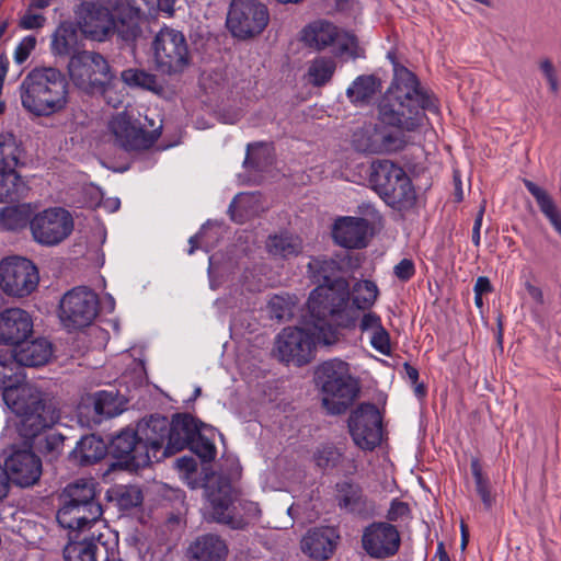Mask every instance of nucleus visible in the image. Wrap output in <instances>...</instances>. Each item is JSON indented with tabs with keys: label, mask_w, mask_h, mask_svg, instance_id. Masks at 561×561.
Instances as JSON below:
<instances>
[{
	"label": "nucleus",
	"mask_w": 561,
	"mask_h": 561,
	"mask_svg": "<svg viewBox=\"0 0 561 561\" xmlns=\"http://www.w3.org/2000/svg\"><path fill=\"white\" fill-rule=\"evenodd\" d=\"M207 504L205 515L208 519L227 525L231 529L243 530L249 525L248 519L234 513L236 495L230 480L226 477L211 479L205 486Z\"/></svg>",
	"instance_id": "9b49d317"
},
{
	"label": "nucleus",
	"mask_w": 561,
	"mask_h": 561,
	"mask_svg": "<svg viewBox=\"0 0 561 561\" xmlns=\"http://www.w3.org/2000/svg\"><path fill=\"white\" fill-rule=\"evenodd\" d=\"M354 443L364 450L375 449L382 439V416L373 403H362L348 417Z\"/></svg>",
	"instance_id": "aec40b11"
},
{
	"label": "nucleus",
	"mask_w": 561,
	"mask_h": 561,
	"mask_svg": "<svg viewBox=\"0 0 561 561\" xmlns=\"http://www.w3.org/2000/svg\"><path fill=\"white\" fill-rule=\"evenodd\" d=\"M79 537V533L70 536L69 542L64 548L65 561H95L92 558L90 537L84 536L81 539Z\"/></svg>",
	"instance_id": "c03bdc74"
},
{
	"label": "nucleus",
	"mask_w": 561,
	"mask_h": 561,
	"mask_svg": "<svg viewBox=\"0 0 561 561\" xmlns=\"http://www.w3.org/2000/svg\"><path fill=\"white\" fill-rule=\"evenodd\" d=\"M124 399L118 396V391L102 390L95 393L93 398L94 413L101 417H113L124 411Z\"/></svg>",
	"instance_id": "58836bf2"
},
{
	"label": "nucleus",
	"mask_w": 561,
	"mask_h": 561,
	"mask_svg": "<svg viewBox=\"0 0 561 561\" xmlns=\"http://www.w3.org/2000/svg\"><path fill=\"white\" fill-rule=\"evenodd\" d=\"M353 145L357 151L363 153L379 154V150L374 148L377 142L376 133L373 124H365L353 134Z\"/></svg>",
	"instance_id": "09e8293b"
},
{
	"label": "nucleus",
	"mask_w": 561,
	"mask_h": 561,
	"mask_svg": "<svg viewBox=\"0 0 561 561\" xmlns=\"http://www.w3.org/2000/svg\"><path fill=\"white\" fill-rule=\"evenodd\" d=\"M320 329H316L306 316L304 328L288 327L277 334L273 354L279 362L306 365L312 359L316 345L329 346L320 339Z\"/></svg>",
	"instance_id": "9d476101"
},
{
	"label": "nucleus",
	"mask_w": 561,
	"mask_h": 561,
	"mask_svg": "<svg viewBox=\"0 0 561 561\" xmlns=\"http://www.w3.org/2000/svg\"><path fill=\"white\" fill-rule=\"evenodd\" d=\"M301 41L317 50L332 47L336 57L344 55L358 57L356 36L325 20H317L306 25L301 32Z\"/></svg>",
	"instance_id": "f8f14e48"
},
{
	"label": "nucleus",
	"mask_w": 561,
	"mask_h": 561,
	"mask_svg": "<svg viewBox=\"0 0 561 561\" xmlns=\"http://www.w3.org/2000/svg\"><path fill=\"white\" fill-rule=\"evenodd\" d=\"M68 81L58 69L42 67L31 70L20 84L22 106L36 116H49L68 104Z\"/></svg>",
	"instance_id": "7ed1b4c3"
},
{
	"label": "nucleus",
	"mask_w": 561,
	"mask_h": 561,
	"mask_svg": "<svg viewBox=\"0 0 561 561\" xmlns=\"http://www.w3.org/2000/svg\"><path fill=\"white\" fill-rule=\"evenodd\" d=\"M392 64L393 80L390 94L382 103L393 105L398 111L405 113V115L420 112L422 123H424L426 118L425 111L438 112L437 100L420 87L419 79L412 71L394 60Z\"/></svg>",
	"instance_id": "0eeeda50"
},
{
	"label": "nucleus",
	"mask_w": 561,
	"mask_h": 561,
	"mask_svg": "<svg viewBox=\"0 0 561 561\" xmlns=\"http://www.w3.org/2000/svg\"><path fill=\"white\" fill-rule=\"evenodd\" d=\"M21 213L15 207H4L0 211V225L7 230H15L21 226Z\"/></svg>",
	"instance_id": "0e129e2a"
},
{
	"label": "nucleus",
	"mask_w": 561,
	"mask_h": 561,
	"mask_svg": "<svg viewBox=\"0 0 561 561\" xmlns=\"http://www.w3.org/2000/svg\"><path fill=\"white\" fill-rule=\"evenodd\" d=\"M316 386H356L350 365L339 358L323 362L314 370Z\"/></svg>",
	"instance_id": "cd10ccee"
},
{
	"label": "nucleus",
	"mask_w": 561,
	"mask_h": 561,
	"mask_svg": "<svg viewBox=\"0 0 561 561\" xmlns=\"http://www.w3.org/2000/svg\"><path fill=\"white\" fill-rule=\"evenodd\" d=\"M115 33H117L118 37L123 42L131 43L138 37L140 27L137 23H125L124 21H121L119 23H116Z\"/></svg>",
	"instance_id": "69168bd1"
},
{
	"label": "nucleus",
	"mask_w": 561,
	"mask_h": 561,
	"mask_svg": "<svg viewBox=\"0 0 561 561\" xmlns=\"http://www.w3.org/2000/svg\"><path fill=\"white\" fill-rule=\"evenodd\" d=\"M268 311L273 319L288 320L294 314V304L289 298L276 295L268 301Z\"/></svg>",
	"instance_id": "5fc2aeb1"
},
{
	"label": "nucleus",
	"mask_w": 561,
	"mask_h": 561,
	"mask_svg": "<svg viewBox=\"0 0 561 561\" xmlns=\"http://www.w3.org/2000/svg\"><path fill=\"white\" fill-rule=\"evenodd\" d=\"M153 59L163 73L183 71L188 65V47L182 32L163 26L152 41Z\"/></svg>",
	"instance_id": "2eb2a0df"
},
{
	"label": "nucleus",
	"mask_w": 561,
	"mask_h": 561,
	"mask_svg": "<svg viewBox=\"0 0 561 561\" xmlns=\"http://www.w3.org/2000/svg\"><path fill=\"white\" fill-rule=\"evenodd\" d=\"M130 362V370L124 373L117 380L118 386H149L147 371L141 360L130 359L129 355L125 356Z\"/></svg>",
	"instance_id": "603ef678"
},
{
	"label": "nucleus",
	"mask_w": 561,
	"mask_h": 561,
	"mask_svg": "<svg viewBox=\"0 0 561 561\" xmlns=\"http://www.w3.org/2000/svg\"><path fill=\"white\" fill-rule=\"evenodd\" d=\"M106 454H108V445L101 437L90 434L83 436L77 443L70 457L78 461L80 466H89L102 460Z\"/></svg>",
	"instance_id": "c756f323"
},
{
	"label": "nucleus",
	"mask_w": 561,
	"mask_h": 561,
	"mask_svg": "<svg viewBox=\"0 0 561 561\" xmlns=\"http://www.w3.org/2000/svg\"><path fill=\"white\" fill-rule=\"evenodd\" d=\"M65 443V436L59 433H51L45 436L39 444V449L44 454L51 455V458H56L61 454Z\"/></svg>",
	"instance_id": "052dcab7"
},
{
	"label": "nucleus",
	"mask_w": 561,
	"mask_h": 561,
	"mask_svg": "<svg viewBox=\"0 0 561 561\" xmlns=\"http://www.w3.org/2000/svg\"><path fill=\"white\" fill-rule=\"evenodd\" d=\"M415 274V265L411 259H402L393 267V275L401 282L410 280Z\"/></svg>",
	"instance_id": "338daca9"
},
{
	"label": "nucleus",
	"mask_w": 561,
	"mask_h": 561,
	"mask_svg": "<svg viewBox=\"0 0 561 561\" xmlns=\"http://www.w3.org/2000/svg\"><path fill=\"white\" fill-rule=\"evenodd\" d=\"M422 124L420 112L405 115L393 105L381 103L377 122L373 124L377 138L374 148L379 150V154L398 152L408 144L405 131H414Z\"/></svg>",
	"instance_id": "6e6552de"
},
{
	"label": "nucleus",
	"mask_w": 561,
	"mask_h": 561,
	"mask_svg": "<svg viewBox=\"0 0 561 561\" xmlns=\"http://www.w3.org/2000/svg\"><path fill=\"white\" fill-rule=\"evenodd\" d=\"M350 296V284L346 279L318 285L309 295L307 317L316 329H320V339L328 345L340 341L339 328L350 330L356 327L357 317L347 308Z\"/></svg>",
	"instance_id": "f257e3e1"
},
{
	"label": "nucleus",
	"mask_w": 561,
	"mask_h": 561,
	"mask_svg": "<svg viewBox=\"0 0 561 561\" xmlns=\"http://www.w3.org/2000/svg\"><path fill=\"white\" fill-rule=\"evenodd\" d=\"M150 130H146L136 119L126 112L118 113L110 122V129L116 144L125 151H140L150 148L159 138L162 122L157 125L153 118L145 117Z\"/></svg>",
	"instance_id": "4468645a"
},
{
	"label": "nucleus",
	"mask_w": 561,
	"mask_h": 561,
	"mask_svg": "<svg viewBox=\"0 0 561 561\" xmlns=\"http://www.w3.org/2000/svg\"><path fill=\"white\" fill-rule=\"evenodd\" d=\"M105 500L122 513H129L142 505L144 493L135 484H116L106 491Z\"/></svg>",
	"instance_id": "7c9ffc66"
},
{
	"label": "nucleus",
	"mask_w": 561,
	"mask_h": 561,
	"mask_svg": "<svg viewBox=\"0 0 561 561\" xmlns=\"http://www.w3.org/2000/svg\"><path fill=\"white\" fill-rule=\"evenodd\" d=\"M376 92V80L373 76H359L347 88L346 95L352 103L363 105L369 102Z\"/></svg>",
	"instance_id": "37998d69"
},
{
	"label": "nucleus",
	"mask_w": 561,
	"mask_h": 561,
	"mask_svg": "<svg viewBox=\"0 0 561 561\" xmlns=\"http://www.w3.org/2000/svg\"><path fill=\"white\" fill-rule=\"evenodd\" d=\"M36 46V37L33 35H27L19 43L14 50V61L19 65H22L27 60L31 53L34 50Z\"/></svg>",
	"instance_id": "e2e57ef3"
},
{
	"label": "nucleus",
	"mask_w": 561,
	"mask_h": 561,
	"mask_svg": "<svg viewBox=\"0 0 561 561\" xmlns=\"http://www.w3.org/2000/svg\"><path fill=\"white\" fill-rule=\"evenodd\" d=\"M360 388H321V403L327 414H344L359 396Z\"/></svg>",
	"instance_id": "c85d7f7f"
},
{
	"label": "nucleus",
	"mask_w": 561,
	"mask_h": 561,
	"mask_svg": "<svg viewBox=\"0 0 561 561\" xmlns=\"http://www.w3.org/2000/svg\"><path fill=\"white\" fill-rule=\"evenodd\" d=\"M2 400L19 419L16 424L21 437L33 440L50 428L60 417L51 398L41 388H0Z\"/></svg>",
	"instance_id": "f03ea898"
},
{
	"label": "nucleus",
	"mask_w": 561,
	"mask_h": 561,
	"mask_svg": "<svg viewBox=\"0 0 561 561\" xmlns=\"http://www.w3.org/2000/svg\"><path fill=\"white\" fill-rule=\"evenodd\" d=\"M4 467L11 482L20 488L33 486L42 476V460L31 445L27 448H13L4 460Z\"/></svg>",
	"instance_id": "412c9836"
},
{
	"label": "nucleus",
	"mask_w": 561,
	"mask_h": 561,
	"mask_svg": "<svg viewBox=\"0 0 561 561\" xmlns=\"http://www.w3.org/2000/svg\"><path fill=\"white\" fill-rule=\"evenodd\" d=\"M108 455L115 459V466L128 471H137L154 461L135 427L130 426L112 436Z\"/></svg>",
	"instance_id": "dca6fc26"
},
{
	"label": "nucleus",
	"mask_w": 561,
	"mask_h": 561,
	"mask_svg": "<svg viewBox=\"0 0 561 561\" xmlns=\"http://www.w3.org/2000/svg\"><path fill=\"white\" fill-rule=\"evenodd\" d=\"M341 459V454L337 448L332 445H325L316 450L313 460L320 469H330L337 466Z\"/></svg>",
	"instance_id": "6e6d98bb"
},
{
	"label": "nucleus",
	"mask_w": 561,
	"mask_h": 561,
	"mask_svg": "<svg viewBox=\"0 0 561 561\" xmlns=\"http://www.w3.org/2000/svg\"><path fill=\"white\" fill-rule=\"evenodd\" d=\"M210 221L208 220L205 225L202 226L201 230L192 236L188 240L190 249L187 253L192 255L195 250L198 248L197 243L201 242V247L206 251L209 252L214 247V242L210 240L211 237L208 238V233L210 232Z\"/></svg>",
	"instance_id": "bf43d9fd"
},
{
	"label": "nucleus",
	"mask_w": 561,
	"mask_h": 561,
	"mask_svg": "<svg viewBox=\"0 0 561 561\" xmlns=\"http://www.w3.org/2000/svg\"><path fill=\"white\" fill-rule=\"evenodd\" d=\"M91 540V548L93 556L92 558L95 559V561H116L115 560V547L110 546L107 540H104V535L100 534L99 536L92 535L90 537Z\"/></svg>",
	"instance_id": "4d7b16f0"
},
{
	"label": "nucleus",
	"mask_w": 561,
	"mask_h": 561,
	"mask_svg": "<svg viewBox=\"0 0 561 561\" xmlns=\"http://www.w3.org/2000/svg\"><path fill=\"white\" fill-rule=\"evenodd\" d=\"M266 249L275 257L288 259L302 251V241L299 237L289 233L275 234L268 238Z\"/></svg>",
	"instance_id": "e433bc0d"
},
{
	"label": "nucleus",
	"mask_w": 561,
	"mask_h": 561,
	"mask_svg": "<svg viewBox=\"0 0 561 561\" xmlns=\"http://www.w3.org/2000/svg\"><path fill=\"white\" fill-rule=\"evenodd\" d=\"M73 218L62 207H49L33 216L30 229L34 240L45 247H54L67 239L73 230Z\"/></svg>",
	"instance_id": "a211bd4d"
},
{
	"label": "nucleus",
	"mask_w": 561,
	"mask_h": 561,
	"mask_svg": "<svg viewBox=\"0 0 561 561\" xmlns=\"http://www.w3.org/2000/svg\"><path fill=\"white\" fill-rule=\"evenodd\" d=\"M18 148L12 135L0 134V171H12L19 163Z\"/></svg>",
	"instance_id": "3c124183"
},
{
	"label": "nucleus",
	"mask_w": 561,
	"mask_h": 561,
	"mask_svg": "<svg viewBox=\"0 0 561 561\" xmlns=\"http://www.w3.org/2000/svg\"><path fill=\"white\" fill-rule=\"evenodd\" d=\"M259 193H240L229 205V214L233 221L242 224L248 217L259 211Z\"/></svg>",
	"instance_id": "ea45409f"
},
{
	"label": "nucleus",
	"mask_w": 561,
	"mask_h": 561,
	"mask_svg": "<svg viewBox=\"0 0 561 561\" xmlns=\"http://www.w3.org/2000/svg\"><path fill=\"white\" fill-rule=\"evenodd\" d=\"M32 332L33 321L25 310L9 308L0 312V344L16 346Z\"/></svg>",
	"instance_id": "5701e85b"
},
{
	"label": "nucleus",
	"mask_w": 561,
	"mask_h": 561,
	"mask_svg": "<svg viewBox=\"0 0 561 561\" xmlns=\"http://www.w3.org/2000/svg\"><path fill=\"white\" fill-rule=\"evenodd\" d=\"M77 31L70 24H61L57 27L51 39V51L55 55H70L77 45Z\"/></svg>",
	"instance_id": "79ce46f5"
},
{
	"label": "nucleus",
	"mask_w": 561,
	"mask_h": 561,
	"mask_svg": "<svg viewBox=\"0 0 561 561\" xmlns=\"http://www.w3.org/2000/svg\"><path fill=\"white\" fill-rule=\"evenodd\" d=\"M362 545L373 558L391 557L399 550L400 535L397 527L389 523H373L365 528Z\"/></svg>",
	"instance_id": "4be33fe9"
},
{
	"label": "nucleus",
	"mask_w": 561,
	"mask_h": 561,
	"mask_svg": "<svg viewBox=\"0 0 561 561\" xmlns=\"http://www.w3.org/2000/svg\"><path fill=\"white\" fill-rule=\"evenodd\" d=\"M53 355V345L46 339L24 340L9 358L0 357V386H30L26 380L25 367L45 365Z\"/></svg>",
	"instance_id": "1a4fd4ad"
},
{
	"label": "nucleus",
	"mask_w": 561,
	"mask_h": 561,
	"mask_svg": "<svg viewBox=\"0 0 561 561\" xmlns=\"http://www.w3.org/2000/svg\"><path fill=\"white\" fill-rule=\"evenodd\" d=\"M192 415L175 414L172 420L154 413L140 419L135 426L140 439L159 462L178 451L183 450V444L192 433Z\"/></svg>",
	"instance_id": "20e7f679"
},
{
	"label": "nucleus",
	"mask_w": 561,
	"mask_h": 561,
	"mask_svg": "<svg viewBox=\"0 0 561 561\" xmlns=\"http://www.w3.org/2000/svg\"><path fill=\"white\" fill-rule=\"evenodd\" d=\"M340 536L331 527L309 529L300 541L301 551L317 561L329 560L337 546Z\"/></svg>",
	"instance_id": "393cba45"
},
{
	"label": "nucleus",
	"mask_w": 561,
	"mask_h": 561,
	"mask_svg": "<svg viewBox=\"0 0 561 561\" xmlns=\"http://www.w3.org/2000/svg\"><path fill=\"white\" fill-rule=\"evenodd\" d=\"M192 426V433H190V437L183 444V449L188 447L201 458L203 462L214 460L216 456V447L208 438L201 434L197 422L193 416L191 427Z\"/></svg>",
	"instance_id": "a19ab883"
},
{
	"label": "nucleus",
	"mask_w": 561,
	"mask_h": 561,
	"mask_svg": "<svg viewBox=\"0 0 561 561\" xmlns=\"http://www.w3.org/2000/svg\"><path fill=\"white\" fill-rule=\"evenodd\" d=\"M20 175L12 171H0V203L13 201L18 195Z\"/></svg>",
	"instance_id": "864d4df0"
},
{
	"label": "nucleus",
	"mask_w": 561,
	"mask_h": 561,
	"mask_svg": "<svg viewBox=\"0 0 561 561\" xmlns=\"http://www.w3.org/2000/svg\"><path fill=\"white\" fill-rule=\"evenodd\" d=\"M368 312L364 313L362 319L359 320L358 327L362 332H375L380 329L382 325L381 318L376 312L367 310Z\"/></svg>",
	"instance_id": "774afa93"
},
{
	"label": "nucleus",
	"mask_w": 561,
	"mask_h": 561,
	"mask_svg": "<svg viewBox=\"0 0 561 561\" xmlns=\"http://www.w3.org/2000/svg\"><path fill=\"white\" fill-rule=\"evenodd\" d=\"M229 548L224 538L216 534L197 536L186 548L187 561H226Z\"/></svg>",
	"instance_id": "a878e982"
},
{
	"label": "nucleus",
	"mask_w": 561,
	"mask_h": 561,
	"mask_svg": "<svg viewBox=\"0 0 561 561\" xmlns=\"http://www.w3.org/2000/svg\"><path fill=\"white\" fill-rule=\"evenodd\" d=\"M336 64L331 57L314 58L308 69L310 82L320 87L325 84L333 76Z\"/></svg>",
	"instance_id": "49530a36"
},
{
	"label": "nucleus",
	"mask_w": 561,
	"mask_h": 561,
	"mask_svg": "<svg viewBox=\"0 0 561 561\" xmlns=\"http://www.w3.org/2000/svg\"><path fill=\"white\" fill-rule=\"evenodd\" d=\"M238 369L242 380L245 383L251 385L256 381V386H260L257 380L264 376V370L257 366L255 360H247L239 358Z\"/></svg>",
	"instance_id": "13d9d810"
},
{
	"label": "nucleus",
	"mask_w": 561,
	"mask_h": 561,
	"mask_svg": "<svg viewBox=\"0 0 561 561\" xmlns=\"http://www.w3.org/2000/svg\"><path fill=\"white\" fill-rule=\"evenodd\" d=\"M369 222L360 217H340L334 221L332 237L345 249H363L367 245Z\"/></svg>",
	"instance_id": "b1692460"
},
{
	"label": "nucleus",
	"mask_w": 561,
	"mask_h": 561,
	"mask_svg": "<svg viewBox=\"0 0 561 561\" xmlns=\"http://www.w3.org/2000/svg\"><path fill=\"white\" fill-rule=\"evenodd\" d=\"M335 489L340 507H344L352 513H362L365 510V497L359 484L342 481L336 483Z\"/></svg>",
	"instance_id": "c9c22d12"
},
{
	"label": "nucleus",
	"mask_w": 561,
	"mask_h": 561,
	"mask_svg": "<svg viewBox=\"0 0 561 561\" xmlns=\"http://www.w3.org/2000/svg\"><path fill=\"white\" fill-rule=\"evenodd\" d=\"M116 22L105 8L91 12L83 21L82 32L90 38L103 42L115 33Z\"/></svg>",
	"instance_id": "2f4dec72"
},
{
	"label": "nucleus",
	"mask_w": 561,
	"mask_h": 561,
	"mask_svg": "<svg viewBox=\"0 0 561 561\" xmlns=\"http://www.w3.org/2000/svg\"><path fill=\"white\" fill-rule=\"evenodd\" d=\"M370 345L374 350L382 355H389L391 352L390 335L388 331L381 327L370 335Z\"/></svg>",
	"instance_id": "680f3d73"
},
{
	"label": "nucleus",
	"mask_w": 561,
	"mask_h": 561,
	"mask_svg": "<svg viewBox=\"0 0 561 561\" xmlns=\"http://www.w3.org/2000/svg\"><path fill=\"white\" fill-rule=\"evenodd\" d=\"M524 185L536 199L541 213L546 216L554 230L561 236V213L551 196L530 180H524Z\"/></svg>",
	"instance_id": "72a5a7b5"
},
{
	"label": "nucleus",
	"mask_w": 561,
	"mask_h": 561,
	"mask_svg": "<svg viewBox=\"0 0 561 561\" xmlns=\"http://www.w3.org/2000/svg\"><path fill=\"white\" fill-rule=\"evenodd\" d=\"M272 164L268 148L263 144H249L243 167L247 170L262 172Z\"/></svg>",
	"instance_id": "de8ad7c7"
},
{
	"label": "nucleus",
	"mask_w": 561,
	"mask_h": 561,
	"mask_svg": "<svg viewBox=\"0 0 561 561\" xmlns=\"http://www.w3.org/2000/svg\"><path fill=\"white\" fill-rule=\"evenodd\" d=\"M369 183L374 191L390 207L398 210L414 206L416 194L405 171L390 160L371 163Z\"/></svg>",
	"instance_id": "423d86ee"
},
{
	"label": "nucleus",
	"mask_w": 561,
	"mask_h": 561,
	"mask_svg": "<svg viewBox=\"0 0 561 561\" xmlns=\"http://www.w3.org/2000/svg\"><path fill=\"white\" fill-rule=\"evenodd\" d=\"M98 313L99 298L92 289L85 286L68 290L60 300L59 319L69 331L89 327Z\"/></svg>",
	"instance_id": "ddd939ff"
},
{
	"label": "nucleus",
	"mask_w": 561,
	"mask_h": 561,
	"mask_svg": "<svg viewBox=\"0 0 561 561\" xmlns=\"http://www.w3.org/2000/svg\"><path fill=\"white\" fill-rule=\"evenodd\" d=\"M38 282L37 267L28 259L10 256L0 261V288L8 296L26 297L37 288Z\"/></svg>",
	"instance_id": "f3484780"
},
{
	"label": "nucleus",
	"mask_w": 561,
	"mask_h": 561,
	"mask_svg": "<svg viewBox=\"0 0 561 561\" xmlns=\"http://www.w3.org/2000/svg\"><path fill=\"white\" fill-rule=\"evenodd\" d=\"M72 83L88 94H102L108 105L117 108L119 96L112 99L114 75L108 61L99 53L82 50L73 54L68 64Z\"/></svg>",
	"instance_id": "39448f33"
},
{
	"label": "nucleus",
	"mask_w": 561,
	"mask_h": 561,
	"mask_svg": "<svg viewBox=\"0 0 561 561\" xmlns=\"http://www.w3.org/2000/svg\"><path fill=\"white\" fill-rule=\"evenodd\" d=\"M103 514L101 504H62L57 512V520L64 528L78 533L98 522Z\"/></svg>",
	"instance_id": "bb28decb"
},
{
	"label": "nucleus",
	"mask_w": 561,
	"mask_h": 561,
	"mask_svg": "<svg viewBox=\"0 0 561 561\" xmlns=\"http://www.w3.org/2000/svg\"><path fill=\"white\" fill-rule=\"evenodd\" d=\"M121 77L128 87L146 90H154L157 87L156 76L141 69H126L122 72Z\"/></svg>",
	"instance_id": "8fccbe9b"
},
{
	"label": "nucleus",
	"mask_w": 561,
	"mask_h": 561,
	"mask_svg": "<svg viewBox=\"0 0 561 561\" xmlns=\"http://www.w3.org/2000/svg\"><path fill=\"white\" fill-rule=\"evenodd\" d=\"M471 473L474 479L476 491L480 496L483 506L486 511L491 510L494 503V497L491 493V484L489 478L483 473L482 466L478 458L471 459Z\"/></svg>",
	"instance_id": "a18cd8bd"
},
{
	"label": "nucleus",
	"mask_w": 561,
	"mask_h": 561,
	"mask_svg": "<svg viewBox=\"0 0 561 561\" xmlns=\"http://www.w3.org/2000/svg\"><path fill=\"white\" fill-rule=\"evenodd\" d=\"M62 504H101L95 500V489L92 480L80 479L68 484L61 493Z\"/></svg>",
	"instance_id": "f704fd0d"
},
{
	"label": "nucleus",
	"mask_w": 561,
	"mask_h": 561,
	"mask_svg": "<svg viewBox=\"0 0 561 561\" xmlns=\"http://www.w3.org/2000/svg\"><path fill=\"white\" fill-rule=\"evenodd\" d=\"M226 23L234 37L245 39L266 27L268 11L257 0H232Z\"/></svg>",
	"instance_id": "6ab92c4d"
},
{
	"label": "nucleus",
	"mask_w": 561,
	"mask_h": 561,
	"mask_svg": "<svg viewBox=\"0 0 561 561\" xmlns=\"http://www.w3.org/2000/svg\"><path fill=\"white\" fill-rule=\"evenodd\" d=\"M350 293L353 307L362 311L370 310L379 296L378 286L369 279L356 282Z\"/></svg>",
	"instance_id": "4c0bfd02"
},
{
	"label": "nucleus",
	"mask_w": 561,
	"mask_h": 561,
	"mask_svg": "<svg viewBox=\"0 0 561 561\" xmlns=\"http://www.w3.org/2000/svg\"><path fill=\"white\" fill-rule=\"evenodd\" d=\"M307 267L310 278L318 285L330 284L335 279H345L342 276L341 263L333 257L325 255L311 257Z\"/></svg>",
	"instance_id": "473e14b6"
}]
</instances>
